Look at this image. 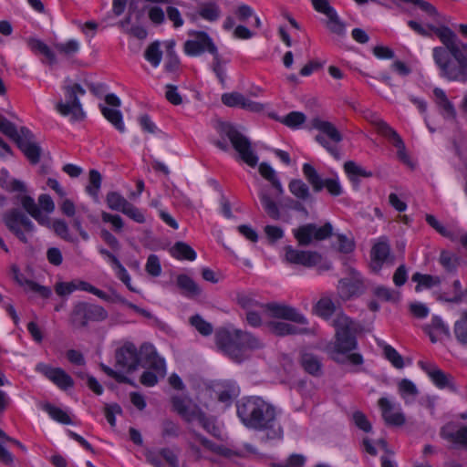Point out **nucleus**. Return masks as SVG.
I'll return each mask as SVG.
<instances>
[{
  "instance_id": "1",
  "label": "nucleus",
  "mask_w": 467,
  "mask_h": 467,
  "mask_svg": "<svg viewBox=\"0 0 467 467\" xmlns=\"http://www.w3.org/2000/svg\"><path fill=\"white\" fill-rule=\"evenodd\" d=\"M429 28L444 45L433 48V59L441 76L449 81L467 82V45L448 26Z\"/></svg>"
},
{
  "instance_id": "2",
  "label": "nucleus",
  "mask_w": 467,
  "mask_h": 467,
  "mask_svg": "<svg viewBox=\"0 0 467 467\" xmlns=\"http://www.w3.org/2000/svg\"><path fill=\"white\" fill-rule=\"evenodd\" d=\"M336 329L335 340L327 345L326 350L337 363L343 364L346 360L353 365H361L363 358L358 353H351L358 347L355 322L344 314H338L333 321Z\"/></svg>"
},
{
  "instance_id": "3",
  "label": "nucleus",
  "mask_w": 467,
  "mask_h": 467,
  "mask_svg": "<svg viewBox=\"0 0 467 467\" xmlns=\"http://www.w3.org/2000/svg\"><path fill=\"white\" fill-rule=\"evenodd\" d=\"M117 365L132 372L139 366L156 370L162 378L165 376V361L161 358L155 348L148 343L141 345L140 351L133 343L127 342L116 351Z\"/></svg>"
},
{
  "instance_id": "4",
  "label": "nucleus",
  "mask_w": 467,
  "mask_h": 467,
  "mask_svg": "<svg viewBox=\"0 0 467 467\" xmlns=\"http://www.w3.org/2000/svg\"><path fill=\"white\" fill-rule=\"evenodd\" d=\"M107 310L99 305L78 302L70 311L68 322L76 329H81L88 327V322H101L108 318Z\"/></svg>"
},
{
  "instance_id": "5",
  "label": "nucleus",
  "mask_w": 467,
  "mask_h": 467,
  "mask_svg": "<svg viewBox=\"0 0 467 467\" xmlns=\"http://www.w3.org/2000/svg\"><path fill=\"white\" fill-rule=\"evenodd\" d=\"M2 220L8 231L23 244H27L36 231L30 218L18 208L5 212Z\"/></svg>"
},
{
  "instance_id": "6",
  "label": "nucleus",
  "mask_w": 467,
  "mask_h": 467,
  "mask_svg": "<svg viewBox=\"0 0 467 467\" xmlns=\"http://www.w3.org/2000/svg\"><path fill=\"white\" fill-rule=\"evenodd\" d=\"M65 100L56 104V109L65 117H70L72 121H82L86 118L78 95H84L86 90L78 83L66 85L64 88Z\"/></svg>"
},
{
  "instance_id": "7",
  "label": "nucleus",
  "mask_w": 467,
  "mask_h": 467,
  "mask_svg": "<svg viewBox=\"0 0 467 467\" xmlns=\"http://www.w3.org/2000/svg\"><path fill=\"white\" fill-rule=\"evenodd\" d=\"M220 132L229 139L243 161L250 167H255L257 165L258 158L252 150L251 142L248 138L229 123H222L220 125Z\"/></svg>"
},
{
  "instance_id": "8",
  "label": "nucleus",
  "mask_w": 467,
  "mask_h": 467,
  "mask_svg": "<svg viewBox=\"0 0 467 467\" xmlns=\"http://www.w3.org/2000/svg\"><path fill=\"white\" fill-rule=\"evenodd\" d=\"M215 344L220 350L236 362L246 358L239 336V329L229 330L221 328L215 333Z\"/></svg>"
},
{
  "instance_id": "9",
  "label": "nucleus",
  "mask_w": 467,
  "mask_h": 467,
  "mask_svg": "<svg viewBox=\"0 0 467 467\" xmlns=\"http://www.w3.org/2000/svg\"><path fill=\"white\" fill-rule=\"evenodd\" d=\"M285 260L289 264L300 265L307 268L317 266L319 272L331 268V264L324 261L322 254L318 252L298 250L291 245L285 247Z\"/></svg>"
},
{
  "instance_id": "10",
  "label": "nucleus",
  "mask_w": 467,
  "mask_h": 467,
  "mask_svg": "<svg viewBox=\"0 0 467 467\" xmlns=\"http://www.w3.org/2000/svg\"><path fill=\"white\" fill-rule=\"evenodd\" d=\"M23 209L33 217L39 224L50 227V218L42 211L50 213L55 210V204L48 194H41L38 197V203L29 195H24L20 199Z\"/></svg>"
},
{
  "instance_id": "11",
  "label": "nucleus",
  "mask_w": 467,
  "mask_h": 467,
  "mask_svg": "<svg viewBox=\"0 0 467 467\" xmlns=\"http://www.w3.org/2000/svg\"><path fill=\"white\" fill-rule=\"evenodd\" d=\"M333 234V226L330 223H326L323 226L317 227L315 223H306L294 230V236L299 245H309L314 240L323 241L330 237Z\"/></svg>"
},
{
  "instance_id": "12",
  "label": "nucleus",
  "mask_w": 467,
  "mask_h": 467,
  "mask_svg": "<svg viewBox=\"0 0 467 467\" xmlns=\"http://www.w3.org/2000/svg\"><path fill=\"white\" fill-rule=\"evenodd\" d=\"M303 173L306 181L311 184L314 192H319L326 188L333 196H339L342 193V188L336 179L323 180L317 170L309 163L303 165Z\"/></svg>"
},
{
  "instance_id": "13",
  "label": "nucleus",
  "mask_w": 467,
  "mask_h": 467,
  "mask_svg": "<svg viewBox=\"0 0 467 467\" xmlns=\"http://www.w3.org/2000/svg\"><path fill=\"white\" fill-rule=\"evenodd\" d=\"M313 8L316 12L326 16L327 18V26L333 33L337 36H344L346 32V26L339 18L335 8L330 5L329 0H310Z\"/></svg>"
},
{
  "instance_id": "14",
  "label": "nucleus",
  "mask_w": 467,
  "mask_h": 467,
  "mask_svg": "<svg viewBox=\"0 0 467 467\" xmlns=\"http://www.w3.org/2000/svg\"><path fill=\"white\" fill-rule=\"evenodd\" d=\"M190 35L194 36V38L187 40L183 46L184 52L188 56H199L205 51L213 55L218 50L207 33L203 31H193L191 32Z\"/></svg>"
},
{
  "instance_id": "15",
  "label": "nucleus",
  "mask_w": 467,
  "mask_h": 467,
  "mask_svg": "<svg viewBox=\"0 0 467 467\" xmlns=\"http://www.w3.org/2000/svg\"><path fill=\"white\" fill-rule=\"evenodd\" d=\"M265 311L273 318L284 319L300 325L307 324L306 317L289 305L276 302L268 303L265 304Z\"/></svg>"
},
{
  "instance_id": "16",
  "label": "nucleus",
  "mask_w": 467,
  "mask_h": 467,
  "mask_svg": "<svg viewBox=\"0 0 467 467\" xmlns=\"http://www.w3.org/2000/svg\"><path fill=\"white\" fill-rule=\"evenodd\" d=\"M31 164H37L42 155V149L36 141L35 135L26 127H21L19 140L16 142Z\"/></svg>"
},
{
  "instance_id": "17",
  "label": "nucleus",
  "mask_w": 467,
  "mask_h": 467,
  "mask_svg": "<svg viewBox=\"0 0 467 467\" xmlns=\"http://www.w3.org/2000/svg\"><path fill=\"white\" fill-rule=\"evenodd\" d=\"M144 456L154 467H180L177 455L169 448L146 449Z\"/></svg>"
},
{
  "instance_id": "18",
  "label": "nucleus",
  "mask_w": 467,
  "mask_h": 467,
  "mask_svg": "<svg viewBox=\"0 0 467 467\" xmlns=\"http://www.w3.org/2000/svg\"><path fill=\"white\" fill-rule=\"evenodd\" d=\"M259 401L260 397H247L242 399L236 404L238 417L244 425L249 429H254Z\"/></svg>"
},
{
  "instance_id": "19",
  "label": "nucleus",
  "mask_w": 467,
  "mask_h": 467,
  "mask_svg": "<svg viewBox=\"0 0 467 467\" xmlns=\"http://www.w3.org/2000/svg\"><path fill=\"white\" fill-rule=\"evenodd\" d=\"M36 369L63 390L72 388L74 385L73 379L60 368H53L49 365L39 363L36 365Z\"/></svg>"
},
{
  "instance_id": "20",
  "label": "nucleus",
  "mask_w": 467,
  "mask_h": 467,
  "mask_svg": "<svg viewBox=\"0 0 467 467\" xmlns=\"http://www.w3.org/2000/svg\"><path fill=\"white\" fill-rule=\"evenodd\" d=\"M275 419L276 412L275 407L260 398L253 430L265 431L272 429Z\"/></svg>"
},
{
  "instance_id": "21",
  "label": "nucleus",
  "mask_w": 467,
  "mask_h": 467,
  "mask_svg": "<svg viewBox=\"0 0 467 467\" xmlns=\"http://www.w3.org/2000/svg\"><path fill=\"white\" fill-rule=\"evenodd\" d=\"M419 366L428 374L438 388L443 389L447 387L452 390H456L453 383L451 382V376L443 372L437 366L423 361H420Z\"/></svg>"
},
{
  "instance_id": "22",
  "label": "nucleus",
  "mask_w": 467,
  "mask_h": 467,
  "mask_svg": "<svg viewBox=\"0 0 467 467\" xmlns=\"http://www.w3.org/2000/svg\"><path fill=\"white\" fill-rule=\"evenodd\" d=\"M173 410L187 421H194L202 412L198 406L180 397L171 400Z\"/></svg>"
},
{
  "instance_id": "23",
  "label": "nucleus",
  "mask_w": 467,
  "mask_h": 467,
  "mask_svg": "<svg viewBox=\"0 0 467 467\" xmlns=\"http://www.w3.org/2000/svg\"><path fill=\"white\" fill-rule=\"evenodd\" d=\"M378 404L387 424L401 426L405 423L404 414L400 411H395L391 402L387 398H380Z\"/></svg>"
},
{
  "instance_id": "24",
  "label": "nucleus",
  "mask_w": 467,
  "mask_h": 467,
  "mask_svg": "<svg viewBox=\"0 0 467 467\" xmlns=\"http://www.w3.org/2000/svg\"><path fill=\"white\" fill-rule=\"evenodd\" d=\"M390 246L386 241H379L371 249V268L375 272L381 269L383 263L388 262Z\"/></svg>"
},
{
  "instance_id": "25",
  "label": "nucleus",
  "mask_w": 467,
  "mask_h": 467,
  "mask_svg": "<svg viewBox=\"0 0 467 467\" xmlns=\"http://www.w3.org/2000/svg\"><path fill=\"white\" fill-rule=\"evenodd\" d=\"M378 124L383 132V136L393 140V144L398 150L400 160L405 163H409V157L406 153L405 144L401 137L387 122H379Z\"/></svg>"
},
{
  "instance_id": "26",
  "label": "nucleus",
  "mask_w": 467,
  "mask_h": 467,
  "mask_svg": "<svg viewBox=\"0 0 467 467\" xmlns=\"http://www.w3.org/2000/svg\"><path fill=\"white\" fill-rule=\"evenodd\" d=\"M269 331L277 337H285L288 335L308 333L307 328H297L294 325L282 321H269L266 323Z\"/></svg>"
},
{
  "instance_id": "27",
  "label": "nucleus",
  "mask_w": 467,
  "mask_h": 467,
  "mask_svg": "<svg viewBox=\"0 0 467 467\" xmlns=\"http://www.w3.org/2000/svg\"><path fill=\"white\" fill-rule=\"evenodd\" d=\"M300 364L304 370L310 375L317 377L322 373V362L317 355L308 352L302 353Z\"/></svg>"
},
{
  "instance_id": "28",
  "label": "nucleus",
  "mask_w": 467,
  "mask_h": 467,
  "mask_svg": "<svg viewBox=\"0 0 467 467\" xmlns=\"http://www.w3.org/2000/svg\"><path fill=\"white\" fill-rule=\"evenodd\" d=\"M177 285L182 294L188 297H195L202 293L200 286L187 275H179L177 276Z\"/></svg>"
},
{
  "instance_id": "29",
  "label": "nucleus",
  "mask_w": 467,
  "mask_h": 467,
  "mask_svg": "<svg viewBox=\"0 0 467 467\" xmlns=\"http://www.w3.org/2000/svg\"><path fill=\"white\" fill-rule=\"evenodd\" d=\"M26 44L32 52L45 56L50 64L57 62L54 52L42 40L35 37H29L26 39Z\"/></svg>"
},
{
  "instance_id": "30",
  "label": "nucleus",
  "mask_w": 467,
  "mask_h": 467,
  "mask_svg": "<svg viewBox=\"0 0 467 467\" xmlns=\"http://www.w3.org/2000/svg\"><path fill=\"white\" fill-rule=\"evenodd\" d=\"M289 191L297 199L302 201H313L309 187L300 179H293L288 184Z\"/></svg>"
},
{
  "instance_id": "31",
  "label": "nucleus",
  "mask_w": 467,
  "mask_h": 467,
  "mask_svg": "<svg viewBox=\"0 0 467 467\" xmlns=\"http://www.w3.org/2000/svg\"><path fill=\"white\" fill-rule=\"evenodd\" d=\"M171 255L178 260L193 261L196 258L195 251L186 243L176 242L171 248Z\"/></svg>"
},
{
  "instance_id": "32",
  "label": "nucleus",
  "mask_w": 467,
  "mask_h": 467,
  "mask_svg": "<svg viewBox=\"0 0 467 467\" xmlns=\"http://www.w3.org/2000/svg\"><path fill=\"white\" fill-rule=\"evenodd\" d=\"M411 280L417 283L415 287L417 292L420 291L422 288H431L439 285L441 282V278L437 275H423L419 272L412 275Z\"/></svg>"
},
{
  "instance_id": "33",
  "label": "nucleus",
  "mask_w": 467,
  "mask_h": 467,
  "mask_svg": "<svg viewBox=\"0 0 467 467\" xmlns=\"http://www.w3.org/2000/svg\"><path fill=\"white\" fill-rule=\"evenodd\" d=\"M102 115L119 131L124 132L125 125L122 119V114L119 109H110L104 105H99Z\"/></svg>"
},
{
  "instance_id": "34",
  "label": "nucleus",
  "mask_w": 467,
  "mask_h": 467,
  "mask_svg": "<svg viewBox=\"0 0 467 467\" xmlns=\"http://www.w3.org/2000/svg\"><path fill=\"white\" fill-rule=\"evenodd\" d=\"M239 336L243 347V353L245 350H257L264 348L263 341L254 334L239 329Z\"/></svg>"
},
{
  "instance_id": "35",
  "label": "nucleus",
  "mask_w": 467,
  "mask_h": 467,
  "mask_svg": "<svg viewBox=\"0 0 467 467\" xmlns=\"http://www.w3.org/2000/svg\"><path fill=\"white\" fill-rule=\"evenodd\" d=\"M313 127L327 135L335 142H339L342 140L341 134L331 122L315 119Z\"/></svg>"
},
{
  "instance_id": "36",
  "label": "nucleus",
  "mask_w": 467,
  "mask_h": 467,
  "mask_svg": "<svg viewBox=\"0 0 467 467\" xmlns=\"http://www.w3.org/2000/svg\"><path fill=\"white\" fill-rule=\"evenodd\" d=\"M259 172L263 178L271 182L272 186L276 190L278 194L284 192L281 182L276 177L275 170L266 162H262L259 165Z\"/></svg>"
},
{
  "instance_id": "37",
  "label": "nucleus",
  "mask_w": 467,
  "mask_h": 467,
  "mask_svg": "<svg viewBox=\"0 0 467 467\" xmlns=\"http://www.w3.org/2000/svg\"><path fill=\"white\" fill-rule=\"evenodd\" d=\"M220 8L214 1L202 3L199 9V16L210 22L216 21L220 17Z\"/></svg>"
},
{
  "instance_id": "38",
  "label": "nucleus",
  "mask_w": 467,
  "mask_h": 467,
  "mask_svg": "<svg viewBox=\"0 0 467 467\" xmlns=\"http://www.w3.org/2000/svg\"><path fill=\"white\" fill-rule=\"evenodd\" d=\"M106 202L110 210L121 213H123L130 204V202L117 192H108L106 195Z\"/></svg>"
},
{
  "instance_id": "39",
  "label": "nucleus",
  "mask_w": 467,
  "mask_h": 467,
  "mask_svg": "<svg viewBox=\"0 0 467 467\" xmlns=\"http://www.w3.org/2000/svg\"><path fill=\"white\" fill-rule=\"evenodd\" d=\"M335 310V304L328 297L320 298L314 306L315 313L325 319H328L334 314Z\"/></svg>"
},
{
  "instance_id": "40",
  "label": "nucleus",
  "mask_w": 467,
  "mask_h": 467,
  "mask_svg": "<svg viewBox=\"0 0 467 467\" xmlns=\"http://www.w3.org/2000/svg\"><path fill=\"white\" fill-rule=\"evenodd\" d=\"M439 263L449 273L456 271L459 265V257L452 252L443 250L440 254Z\"/></svg>"
},
{
  "instance_id": "41",
  "label": "nucleus",
  "mask_w": 467,
  "mask_h": 467,
  "mask_svg": "<svg viewBox=\"0 0 467 467\" xmlns=\"http://www.w3.org/2000/svg\"><path fill=\"white\" fill-rule=\"evenodd\" d=\"M260 199L265 208V213L274 220L280 219V212L277 204L271 199L266 192L262 190L260 192Z\"/></svg>"
},
{
  "instance_id": "42",
  "label": "nucleus",
  "mask_w": 467,
  "mask_h": 467,
  "mask_svg": "<svg viewBox=\"0 0 467 467\" xmlns=\"http://www.w3.org/2000/svg\"><path fill=\"white\" fill-rule=\"evenodd\" d=\"M144 57L152 67H157L162 57V52L160 49V42L154 41L149 45L144 52Z\"/></svg>"
},
{
  "instance_id": "43",
  "label": "nucleus",
  "mask_w": 467,
  "mask_h": 467,
  "mask_svg": "<svg viewBox=\"0 0 467 467\" xmlns=\"http://www.w3.org/2000/svg\"><path fill=\"white\" fill-rule=\"evenodd\" d=\"M344 170L351 181H355L357 177L369 178L372 176L371 171H366L352 161L345 162Z\"/></svg>"
},
{
  "instance_id": "44",
  "label": "nucleus",
  "mask_w": 467,
  "mask_h": 467,
  "mask_svg": "<svg viewBox=\"0 0 467 467\" xmlns=\"http://www.w3.org/2000/svg\"><path fill=\"white\" fill-rule=\"evenodd\" d=\"M454 334L459 343L467 347V311L463 312L462 318L455 322Z\"/></svg>"
},
{
  "instance_id": "45",
  "label": "nucleus",
  "mask_w": 467,
  "mask_h": 467,
  "mask_svg": "<svg viewBox=\"0 0 467 467\" xmlns=\"http://www.w3.org/2000/svg\"><path fill=\"white\" fill-rule=\"evenodd\" d=\"M275 119L279 120L280 122H282L283 124H285V126H287L289 128L296 129L306 121V117L302 112L292 111L289 114H287L285 117H284L283 119H278V118H275Z\"/></svg>"
},
{
  "instance_id": "46",
  "label": "nucleus",
  "mask_w": 467,
  "mask_h": 467,
  "mask_svg": "<svg viewBox=\"0 0 467 467\" xmlns=\"http://www.w3.org/2000/svg\"><path fill=\"white\" fill-rule=\"evenodd\" d=\"M190 324L202 336H210L213 327L211 323L204 320L200 315H194L190 318Z\"/></svg>"
},
{
  "instance_id": "47",
  "label": "nucleus",
  "mask_w": 467,
  "mask_h": 467,
  "mask_svg": "<svg viewBox=\"0 0 467 467\" xmlns=\"http://www.w3.org/2000/svg\"><path fill=\"white\" fill-rule=\"evenodd\" d=\"M237 304L246 312L255 309L265 310V304H261L252 296L244 294L237 296Z\"/></svg>"
},
{
  "instance_id": "48",
  "label": "nucleus",
  "mask_w": 467,
  "mask_h": 467,
  "mask_svg": "<svg viewBox=\"0 0 467 467\" xmlns=\"http://www.w3.org/2000/svg\"><path fill=\"white\" fill-rule=\"evenodd\" d=\"M455 422H449L441 429L444 438H467V426H462L456 431Z\"/></svg>"
},
{
  "instance_id": "49",
  "label": "nucleus",
  "mask_w": 467,
  "mask_h": 467,
  "mask_svg": "<svg viewBox=\"0 0 467 467\" xmlns=\"http://www.w3.org/2000/svg\"><path fill=\"white\" fill-rule=\"evenodd\" d=\"M0 131L15 142L19 140L21 134V129L17 130L16 126L5 117L2 118L0 122Z\"/></svg>"
},
{
  "instance_id": "50",
  "label": "nucleus",
  "mask_w": 467,
  "mask_h": 467,
  "mask_svg": "<svg viewBox=\"0 0 467 467\" xmlns=\"http://www.w3.org/2000/svg\"><path fill=\"white\" fill-rule=\"evenodd\" d=\"M196 421L214 438L221 436L220 427H218L213 420L206 418L203 412L201 413V416L198 417Z\"/></svg>"
},
{
  "instance_id": "51",
  "label": "nucleus",
  "mask_w": 467,
  "mask_h": 467,
  "mask_svg": "<svg viewBox=\"0 0 467 467\" xmlns=\"http://www.w3.org/2000/svg\"><path fill=\"white\" fill-rule=\"evenodd\" d=\"M102 177L97 170L89 171V185L86 187V191L93 197H97L100 189Z\"/></svg>"
},
{
  "instance_id": "52",
  "label": "nucleus",
  "mask_w": 467,
  "mask_h": 467,
  "mask_svg": "<svg viewBox=\"0 0 467 467\" xmlns=\"http://www.w3.org/2000/svg\"><path fill=\"white\" fill-rule=\"evenodd\" d=\"M385 358L396 368H402L404 367L403 358L399 352L389 345H386L383 348Z\"/></svg>"
},
{
  "instance_id": "53",
  "label": "nucleus",
  "mask_w": 467,
  "mask_h": 467,
  "mask_svg": "<svg viewBox=\"0 0 467 467\" xmlns=\"http://www.w3.org/2000/svg\"><path fill=\"white\" fill-rule=\"evenodd\" d=\"M44 410L50 415V417L61 423H69V416L61 409L55 407L49 403L44 405Z\"/></svg>"
},
{
  "instance_id": "54",
  "label": "nucleus",
  "mask_w": 467,
  "mask_h": 467,
  "mask_svg": "<svg viewBox=\"0 0 467 467\" xmlns=\"http://www.w3.org/2000/svg\"><path fill=\"white\" fill-rule=\"evenodd\" d=\"M352 421L357 428L363 431L364 432H370L372 430L371 423L368 420L367 416L360 410H356L352 414Z\"/></svg>"
},
{
  "instance_id": "55",
  "label": "nucleus",
  "mask_w": 467,
  "mask_h": 467,
  "mask_svg": "<svg viewBox=\"0 0 467 467\" xmlns=\"http://www.w3.org/2000/svg\"><path fill=\"white\" fill-rule=\"evenodd\" d=\"M336 238L337 240V251L343 254H349L355 248V242L352 237H348L342 234H336Z\"/></svg>"
},
{
  "instance_id": "56",
  "label": "nucleus",
  "mask_w": 467,
  "mask_h": 467,
  "mask_svg": "<svg viewBox=\"0 0 467 467\" xmlns=\"http://www.w3.org/2000/svg\"><path fill=\"white\" fill-rule=\"evenodd\" d=\"M200 441H202V444L205 448L211 449L213 451L216 452L217 454H219L221 456L230 458L235 454L233 450H231L225 446L214 444L213 440L205 439V440H200Z\"/></svg>"
},
{
  "instance_id": "57",
  "label": "nucleus",
  "mask_w": 467,
  "mask_h": 467,
  "mask_svg": "<svg viewBox=\"0 0 467 467\" xmlns=\"http://www.w3.org/2000/svg\"><path fill=\"white\" fill-rule=\"evenodd\" d=\"M55 48L65 56H71L77 53L79 49V45L77 40L71 39L66 43H57L54 45Z\"/></svg>"
},
{
  "instance_id": "58",
  "label": "nucleus",
  "mask_w": 467,
  "mask_h": 467,
  "mask_svg": "<svg viewBox=\"0 0 467 467\" xmlns=\"http://www.w3.org/2000/svg\"><path fill=\"white\" fill-rule=\"evenodd\" d=\"M399 391L403 398H406L407 396L415 398L419 394L415 384L407 379H401L399 383Z\"/></svg>"
},
{
  "instance_id": "59",
  "label": "nucleus",
  "mask_w": 467,
  "mask_h": 467,
  "mask_svg": "<svg viewBox=\"0 0 467 467\" xmlns=\"http://www.w3.org/2000/svg\"><path fill=\"white\" fill-rule=\"evenodd\" d=\"M244 96L239 92L224 93L222 95V102L227 107H242Z\"/></svg>"
},
{
  "instance_id": "60",
  "label": "nucleus",
  "mask_w": 467,
  "mask_h": 467,
  "mask_svg": "<svg viewBox=\"0 0 467 467\" xmlns=\"http://www.w3.org/2000/svg\"><path fill=\"white\" fill-rule=\"evenodd\" d=\"M213 70L215 73L216 77L218 78L220 83L224 86L225 84V72L223 67V61L221 57V56L218 53V50L216 53L213 54Z\"/></svg>"
},
{
  "instance_id": "61",
  "label": "nucleus",
  "mask_w": 467,
  "mask_h": 467,
  "mask_svg": "<svg viewBox=\"0 0 467 467\" xmlns=\"http://www.w3.org/2000/svg\"><path fill=\"white\" fill-rule=\"evenodd\" d=\"M145 268L149 275L152 276H159L161 273L159 257L156 254H150Z\"/></svg>"
},
{
  "instance_id": "62",
  "label": "nucleus",
  "mask_w": 467,
  "mask_h": 467,
  "mask_svg": "<svg viewBox=\"0 0 467 467\" xmlns=\"http://www.w3.org/2000/svg\"><path fill=\"white\" fill-rule=\"evenodd\" d=\"M101 219L104 223H110L116 232H120L123 228V220L118 214H111L107 212H102Z\"/></svg>"
},
{
  "instance_id": "63",
  "label": "nucleus",
  "mask_w": 467,
  "mask_h": 467,
  "mask_svg": "<svg viewBox=\"0 0 467 467\" xmlns=\"http://www.w3.org/2000/svg\"><path fill=\"white\" fill-rule=\"evenodd\" d=\"M426 222L428 224L444 237H450L451 232L443 226L432 214H426Z\"/></svg>"
},
{
  "instance_id": "64",
  "label": "nucleus",
  "mask_w": 467,
  "mask_h": 467,
  "mask_svg": "<svg viewBox=\"0 0 467 467\" xmlns=\"http://www.w3.org/2000/svg\"><path fill=\"white\" fill-rule=\"evenodd\" d=\"M425 327H431L432 330L438 331V332L445 335L447 337H451L449 327L444 324L442 319L438 316L432 317L431 322L428 325H425Z\"/></svg>"
}]
</instances>
